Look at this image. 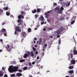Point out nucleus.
I'll return each instance as SVG.
<instances>
[{"label":"nucleus","instance_id":"obj_16","mask_svg":"<svg viewBox=\"0 0 77 77\" xmlns=\"http://www.w3.org/2000/svg\"><path fill=\"white\" fill-rule=\"evenodd\" d=\"M57 13L58 14L62 13V10H59L57 11Z\"/></svg>","mask_w":77,"mask_h":77},{"label":"nucleus","instance_id":"obj_2","mask_svg":"<svg viewBox=\"0 0 77 77\" xmlns=\"http://www.w3.org/2000/svg\"><path fill=\"white\" fill-rule=\"evenodd\" d=\"M65 30V29H64L63 28H60L59 29L57 30L56 31V32H55V35L57 36V38H59L60 37V35H59V34L61 33V32H62L63 31Z\"/></svg>","mask_w":77,"mask_h":77},{"label":"nucleus","instance_id":"obj_22","mask_svg":"<svg viewBox=\"0 0 77 77\" xmlns=\"http://www.w3.org/2000/svg\"><path fill=\"white\" fill-rule=\"evenodd\" d=\"M38 17V15L37 14H35L34 15V19H36V18H37V17Z\"/></svg>","mask_w":77,"mask_h":77},{"label":"nucleus","instance_id":"obj_14","mask_svg":"<svg viewBox=\"0 0 77 77\" xmlns=\"http://www.w3.org/2000/svg\"><path fill=\"white\" fill-rule=\"evenodd\" d=\"M32 50H33V51H35V55H37L38 53H37V51H35L36 50V49H35L34 48H32Z\"/></svg>","mask_w":77,"mask_h":77},{"label":"nucleus","instance_id":"obj_64","mask_svg":"<svg viewBox=\"0 0 77 77\" xmlns=\"http://www.w3.org/2000/svg\"><path fill=\"white\" fill-rule=\"evenodd\" d=\"M65 77H69L68 76H66Z\"/></svg>","mask_w":77,"mask_h":77},{"label":"nucleus","instance_id":"obj_28","mask_svg":"<svg viewBox=\"0 0 77 77\" xmlns=\"http://www.w3.org/2000/svg\"><path fill=\"white\" fill-rule=\"evenodd\" d=\"M70 5V3H67V4L66 5V7H67V6H69Z\"/></svg>","mask_w":77,"mask_h":77},{"label":"nucleus","instance_id":"obj_45","mask_svg":"<svg viewBox=\"0 0 77 77\" xmlns=\"http://www.w3.org/2000/svg\"><path fill=\"white\" fill-rule=\"evenodd\" d=\"M76 48L75 47H73V51L76 50L75 49Z\"/></svg>","mask_w":77,"mask_h":77},{"label":"nucleus","instance_id":"obj_24","mask_svg":"<svg viewBox=\"0 0 77 77\" xmlns=\"http://www.w3.org/2000/svg\"><path fill=\"white\" fill-rule=\"evenodd\" d=\"M27 70V67H23V70Z\"/></svg>","mask_w":77,"mask_h":77},{"label":"nucleus","instance_id":"obj_52","mask_svg":"<svg viewBox=\"0 0 77 77\" xmlns=\"http://www.w3.org/2000/svg\"><path fill=\"white\" fill-rule=\"evenodd\" d=\"M0 41H1V42H2V39H1V40H0Z\"/></svg>","mask_w":77,"mask_h":77},{"label":"nucleus","instance_id":"obj_32","mask_svg":"<svg viewBox=\"0 0 77 77\" xmlns=\"http://www.w3.org/2000/svg\"><path fill=\"white\" fill-rule=\"evenodd\" d=\"M21 22V19H18V20H17V22L20 23Z\"/></svg>","mask_w":77,"mask_h":77},{"label":"nucleus","instance_id":"obj_25","mask_svg":"<svg viewBox=\"0 0 77 77\" xmlns=\"http://www.w3.org/2000/svg\"><path fill=\"white\" fill-rule=\"evenodd\" d=\"M20 13H21V14L22 15H25V14H26V13H25V12H24L23 11H21V12H20Z\"/></svg>","mask_w":77,"mask_h":77},{"label":"nucleus","instance_id":"obj_27","mask_svg":"<svg viewBox=\"0 0 77 77\" xmlns=\"http://www.w3.org/2000/svg\"><path fill=\"white\" fill-rule=\"evenodd\" d=\"M70 21H72V23H71V24H72V25L73 24V23H74V20H71Z\"/></svg>","mask_w":77,"mask_h":77},{"label":"nucleus","instance_id":"obj_41","mask_svg":"<svg viewBox=\"0 0 77 77\" xmlns=\"http://www.w3.org/2000/svg\"><path fill=\"white\" fill-rule=\"evenodd\" d=\"M60 10H63V7H62L60 8Z\"/></svg>","mask_w":77,"mask_h":77},{"label":"nucleus","instance_id":"obj_38","mask_svg":"<svg viewBox=\"0 0 77 77\" xmlns=\"http://www.w3.org/2000/svg\"><path fill=\"white\" fill-rule=\"evenodd\" d=\"M60 42H61V41H60V39H59V40L58 41V43H59V45H60Z\"/></svg>","mask_w":77,"mask_h":77},{"label":"nucleus","instance_id":"obj_15","mask_svg":"<svg viewBox=\"0 0 77 77\" xmlns=\"http://www.w3.org/2000/svg\"><path fill=\"white\" fill-rule=\"evenodd\" d=\"M70 62H71V63H72V64H74L75 63V61L72 60V61H70Z\"/></svg>","mask_w":77,"mask_h":77},{"label":"nucleus","instance_id":"obj_31","mask_svg":"<svg viewBox=\"0 0 77 77\" xmlns=\"http://www.w3.org/2000/svg\"><path fill=\"white\" fill-rule=\"evenodd\" d=\"M25 61V60H20V62H21V63L24 62Z\"/></svg>","mask_w":77,"mask_h":77},{"label":"nucleus","instance_id":"obj_58","mask_svg":"<svg viewBox=\"0 0 77 77\" xmlns=\"http://www.w3.org/2000/svg\"><path fill=\"white\" fill-rule=\"evenodd\" d=\"M37 29V28H34V30H36Z\"/></svg>","mask_w":77,"mask_h":77},{"label":"nucleus","instance_id":"obj_1","mask_svg":"<svg viewBox=\"0 0 77 77\" xmlns=\"http://www.w3.org/2000/svg\"><path fill=\"white\" fill-rule=\"evenodd\" d=\"M8 70L10 73H12L13 72L17 71V70H19V69H18V67L17 66L13 67V66H9Z\"/></svg>","mask_w":77,"mask_h":77},{"label":"nucleus","instance_id":"obj_20","mask_svg":"<svg viewBox=\"0 0 77 77\" xmlns=\"http://www.w3.org/2000/svg\"><path fill=\"white\" fill-rule=\"evenodd\" d=\"M42 38H40V41L38 42V44L40 45V44L42 43Z\"/></svg>","mask_w":77,"mask_h":77},{"label":"nucleus","instance_id":"obj_4","mask_svg":"<svg viewBox=\"0 0 77 77\" xmlns=\"http://www.w3.org/2000/svg\"><path fill=\"white\" fill-rule=\"evenodd\" d=\"M51 12H52V11H48L47 12L45 13V16H46V18H48V17H49V14L51 13Z\"/></svg>","mask_w":77,"mask_h":77},{"label":"nucleus","instance_id":"obj_42","mask_svg":"<svg viewBox=\"0 0 77 77\" xmlns=\"http://www.w3.org/2000/svg\"><path fill=\"white\" fill-rule=\"evenodd\" d=\"M4 77H8V75H6V74H5Z\"/></svg>","mask_w":77,"mask_h":77},{"label":"nucleus","instance_id":"obj_26","mask_svg":"<svg viewBox=\"0 0 77 77\" xmlns=\"http://www.w3.org/2000/svg\"><path fill=\"white\" fill-rule=\"evenodd\" d=\"M8 7H6L4 8V10H8Z\"/></svg>","mask_w":77,"mask_h":77},{"label":"nucleus","instance_id":"obj_3","mask_svg":"<svg viewBox=\"0 0 77 77\" xmlns=\"http://www.w3.org/2000/svg\"><path fill=\"white\" fill-rule=\"evenodd\" d=\"M31 56V57H33V56H34V54H33V52H27V54H24V55H23V57L24 58H26L28 57V56Z\"/></svg>","mask_w":77,"mask_h":77},{"label":"nucleus","instance_id":"obj_56","mask_svg":"<svg viewBox=\"0 0 77 77\" xmlns=\"http://www.w3.org/2000/svg\"><path fill=\"white\" fill-rule=\"evenodd\" d=\"M38 59H39V57L38 56V57H36V59L38 60Z\"/></svg>","mask_w":77,"mask_h":77},{"label":"nucleus","instance_id":"obj_19","mask_svg":"<svg viewBox=\"0 0 77 77\" xmlns=\"http://www.w3.org/2000/svg\"><path fill=\"white\" fill-rule=\"evenodd\" d=\"M55 10H60V8L59 7L55 8Z\"/></svg>","mask_w":77,"mask_h":77},{"label":"nucleus","instance_id":"obj_36","mask_svg":"<svg viewBox=\"0 0 77 77\" xmlns=\"http://www.w3.org/2000/svg\"><path fill=\"white\" fill-rule=\"evenodd\" d=\"M17 71H18L19 72L21 73L22 72V70H21V69L17 70Z\"/></svg>","mask_w":77,"mask_h":77},{"label":"nucleus","instance_id":"obj_37","mask_svg":"<svg viewBox=\"0 0 77 77\" xmlns=\"http://www.w3.org/2000/svg\"><path fill=\"white\" fill-rule=\"evenodd\" d=\"M17 31H15V32H14V34L15 35H18V32H17Z\"/></svg>","mask_w":77,"mask_h":77},{"label":"nucleus","instance_id":"obj_9","mask_svg":"<svg viewBox=\"0 0 77 77\" xmlns=\"http://www.w3.org/2000/svg\"><path fill=\"white\" fill-rule=\"evenodd\" d=\"M23 38H25V37L26 36V32H22V35Z\"/></svg>","mask_w":77,"mask_h":77},{"label":"nucleus","instance_id":"obj_40","mask_svg":"<svg viewBox=\"0 0 77 77\" xmlns=\"http://www.w3.org/2000/svg\"><path fill=\"white\" fill-rule=\"evenodd\" d=\"M38 27H39V24H38L36 25V28H38Z\"/></svg>","mask_w":77,"mask_h":77},{"label":"nucleus","instance_id":"obj_47","mask_svg":"<svg viewBox=\"0 0 77 77\" xmlns=\"http://www.w3.org/2000/svg\"><path fill=\"white\" fill-rule=\"evenodd\" d=\"M44 24H45V23H44V22H42L41 23V25Z\"/></svg>","mask_w":77,"mask_h":77},{"label":"nucleus","instance_id":"obj_60","mask_svg":"<svg viewBox=\"0 0 77 77\" xmlns=\"http://www.w3.org/2000/svg\"><path fill=\"white\" fill-rule=\"evenodd\" d=\"M62 1H63V0H59V2H62Z\"/></svg>","mask_w":77,"mask_h":77},{"label":"nucleus","instance_id":"obj_8","mask_svg":"<svg viewBox=\"0 0 77 77\" xmlns=\"http://www.w3.org/2000/svg\"><path fill=\"white\" fill-rule=\"evenodd\" d=\"M8 48H10V45H7V47H6V49H7V51H8L10 52L11 51L9 49H8Z\"/></svg>","mask_w":77,"mask_h":77},{"label":"nucleus","instance_id":"obj_55","mask_svg":"<svg viewBox=\"0 0 77 77\" xmlns=\"http://www.w3.org/2000/svg\"><path fill=\"white\" fill-rule=\"evenodd\" d=\"M43 31H45V28H44V29H43Z\"/></svg>","mask_w":77,"mask_h":77},{"label":"nucleus","instance_id":"obj_39","mask_svg":"<svg viewBox=\"0 0 77 77\" xmlns=\"http://www.w3.org/2000/svg\"><path fill=\"white\" fill-rule=\"evenodd\" d=\"M47 45H48V44H45V45H44V48H45V47H47Z\"/></svg>","mask_w":77,"mask_h":77},{"label":"nucleus","instance_id":"obj_62","mask_svg":"<svg viewBox=\"0 0 77 77\" xmlns=\"http://www.w3.org/2000/svg\"><path fill=\"white\" fill-rule=\"evenodd\" d=\"M44 23H45V24H47V22H44Z\"/></svg>","mask_w":77,"mask_h":77},{"label":"nucleus","instance_id":"obj_13","mask_svg":"<svg viewBox=\"0 0 77 77\" xmlns=\"http://www.w3.org/2000/svg\"><path fill=\"white\" fill-rule=\"evenodd\" d=\"M41 10H34L32 11V13L34 14V13H36V12H39Z\"/></svg>","mask_w":77,"mask_h":77},{"label":"nucleus","instance_id":"obj_46","mask_svg":"<svg viewBox=\"0 0 77 77\" xmlns=\"http://www.w3.org/2000/svg\"><path fill=\"white\" fill-rule=\"evenodd\" d=\"M4 35H5V36H6V33H5L4 34Z\"/></svg>","mask_w":77,"mask_h":77},{"label":"nucleus","instance_id":"obj_54","mask_svg":"<svg viewBox=\"0 0 77 77\" xmlns=\"http://www.w3.org/2000/svg\"><path fill=\"white\" fill-rule=\"evenodd\" d=\"M34 40L36 41V38H34Z\"/></svg>","mask_w":77,"mask_h":77},{"label":"nucleus","instance_id":"obj_61","mask_svg":"<svg viewBox=\"0 0 77 77\" xmlns=\"http://www.w3.org/2000/svg\"><path fill=\"white\" fill-rule=\"evenodd\" d=\"M33 43H34V44H35V41H33Z\"/></svg>","mask_w":77,"mask_h":77},{"label":"nucleus","instance_id":"obj_29","mask_svg":"<svg viewBox=\"0 0 77 77\" xmlns=\"http://www.w3.org/2000/svg\"><path fill=\"white\" fill-rule=\"evenodd\" d=\"M27 31L28 32H31V29L30 28H28V29L27 30Z\"/></svg>","mask_w":77,"mask_h":77},{"label":"nucleus","instance_id":"obj_51","mask_svg":"<svg viewBox=\"0 0 77 77\" xmlns=\"http://www.w3.org/2000/svg\"><path fill=\"white\" fill-rule=\"evenodd\" d=\"M49 38H53V36H49Z\"/></svg>","mask_w":77,"mask_h":77},{"label":"nucleus","instance_id":"obj_21","mask_svg":"<svg viewBox=\"0 0 77 77\" xmlns=\"http://www.w3.org/2000/svg\"><path fill=\"white\" fill-rule=\"evenodd\" d=\"M64 20V17H61V18H59V20Z\"/></svg>","mask_w":77,"mask_h":77},{"label":"nucleus","instance_id":"obj_12","mask_svg":"<svg viewBox=\"0 0 77 77\" xmlns=\"http://www.w3.org/2000/svg\"><path fill=\"white\" fill-rule=\"evenodd\" d=\"M34 64H35L34 62H33L32 63L29 62V63H28V65H29V66H32V65H34Z\"/></svg>","mask_w":77,"mask_h":77},{"label":"nucleus","instance_id":"obj_63","mask_svg":"<svg viewBox=\"0 0 77 77\" xmlns=\"http://www.w3.org/2000/svg\"><path fill=\"white\" fill-rule=\"evenodd\" d=\"M37 10H41V9H40V8H38L37 9Z\"/></svg>","mask_w":77,"mask_h":77},{"label":"nucleus","instance_id":"obj_23","mask_svg":"<svg viewBox=\"0 0 77 77\" xmlns=\"http://www.w3.org/2000/svg\"><path fill=\"white\" fill-rule=\"evenodd\" d=\"M69 74H72L73 73V70H69Z\"/></svg>","mask_w":77,"mask_h":77},{"label":"nucleus","instance_id":"obj_48","mask_svg":"<svg viewBox=\"0 0 77 77\" xmlns=\"http://www.w3.org/2000/svg\"><path fill=\"white\" fill-rule=\"evenodd\" d=\"M2 70H4V71H5V68L2 67Z\"/></svg>","mask_w":77,"mask_h":77},{"label":"nucleus","instance_id":"obj_43","mask_svg":"<svg viewBox=\"0 0 77 77\" xmlns=\"http://www.w3.org/2000/svg\"><path fill=\"white\" fill-rule=\"evenodd\" d=\"M53 5L54 6H56V5H57V4L56 3H54Z\"/></svg>","mask_w":77,"mask_h":77},{"label":"nucleus","instance_id":"obj_50","mask_svg":"<svg viewBox=\"0 0 77 77\" xmlns=\"http://www.w3.org/2000/svg\"><path fill=\"white\" fill-rule=\"evenodd\" d=\"M73 8V7H71V8H70V10H72V9Z\"/></svg>","mask_w":77,"mask_h":77},{"label":"nucleus","instance_id":"obj_30","mask_svg":"<svg viewBox=\"0 0 77 77\" xmlns=\"http://www.w3.org/2000/svg\"><path fill=\"white\" fill-rule=\"evenodd\" d=\"M11 77H15V74H11Z\"/></svg>","mask_w":77,"mask_h":77},{"label":"nucleus","instance_id":"obj_34","mask_svg":"<svg viewBox=\"0 0 77 77\" xmlns=\"http://www.w3.org/2000/svg\"><path fill=\"white\" fill-rule=\"evenodd\" d=\"M73 68V67L72 66H69V69H72Z\"/></svg>","mask_w":77,"mask_h":77},{"label":"nucleus","instance_id":"obj_7","mask_svg":"<svg viewBox=\"0 0 77 77\" xmlns=\"http://www.w3.org/2000/svg\"><path fill=\"white\" fill-rule=\"evenodd\" d=\"M24 18V16H23V15H19L18 16V19H23Z\"/></svg>","mask_w":77,"mask_h":77},{"label":"nucleus","instance_id":"obj_53","mask_svg":"<svg viewBox=\"0 0 77 77\" xmlns=\"http://www.w3.org/2000/svg\"><path fill=\"white\" fill-rule=\"evenodd\" d=\"M28 76H29V77H32V76L31 75H29Z\"/></svg>","mask_w":77,"mask_h":77},{"label":"nucleus","instance_id":"obj_33","mask_svg":"<svg viewBox=\"0 0 77 77\" xmlns=\"http://www.w3.org/2000/svg\"><path fill=\"white\" fill-rule=\"evenodd\" d=\"M52 29H53L52 28H48V31H49Z\"/></svg>","mask_w":77,"mask_h":77},{"label":"nucleus","instance_id":"obj_35","mask_svg":"<svg viewBox=\"0 0 77 77\" xmlns=\"http://www.w3.org/2000/svg\"><path fill=\"white\" fill-rule=\"evenodd\" d=\"M26 10H29L30 9V8H29V7L27 6L26 7Z\"/></svg>","mask_w":77,"mask_h":77},{"label":"nucleus","instance_id":"obj_57","mask_svg":"<svg viewBox=\"0 0 77 77\" xmlns=\"http://www.w3.org/2000/svg\"><path fill=\"white\" fill-rule=\"evenodd\" d=\"M21 25V23H19V24H18V26Z\"/></svg>","mask_w":77,"mask_h":77},{"label":"nucleus","instance_id":"obj_10","mask_svg":"<svg viewBox=\"0 0 77 77\" xmlns=\"http://www.w3.org/2000/svg\"><path fill=\"white\" fill-rule=\"evenodd\" d=\"M19 29H20V28H19V27H16V31H17V32H21V30H20Z\"/></svg>","mask_w":77,"mask_h":77},{"label":"nucleus","instance_id":"obj_49","mask_svg":"<svg viewBox=\"0 0 77 77\" xmlns=\"http://www.w3.org/2000/svg\"><path fill=\"white\" fill-rule=\"evenodd\" d=\"M66 20H68V19H69V17H66Z\"/></svg>","mask_w":77,"mask_h":77},{"label":"nucleus","instance_id":"obj_44","mask_svg":"<svg viewBox=\"0 0 77 77\" xmlns=\"http://www.w3.org/2000/svg\"><path fill=\"white\" fill-rule=\"evenodd\" d=\"M9 16H10V17H12V18H13L14 17V16H13V15H9Z\"/></svg>","mask_w":77,"mask_h":77},{"label":"nucleus","instance_id":"obj_5","mask_svg":"<svg viewBox=\"0 0 77 77\" xmlns=\"http://www.w3.org/2000/svg\"><path fill=\"white\" fill-rule=\"evenodd\" d=\"M72 57H73V56H72V53H70V54H68V59L72 58Z\"/></svg>","mask_w":77,"mask_h":77},{"label":"nucleus","instance_id":"obj_6","mask_svg":"<svg viewBox=\"0 0 77 77\" xmlns=\"http://www.w3.org/2000/svg\"><path fill=\"white\" fill-rule=\"evenodd\" d=\"M40 20H41V21H45L44 17H42V16H41V17H40Z\"/></svg>","mask_w":77,"mask_h":77},{"label":"nucleus","instance_id":"obj_17","mask_svg":"<svg viewBox=\"0 0 77 77\" xmlns=\"http://www.w3.org/2000/svg\"><path fill=\"white\" fill-rule=\"evenodd\" d=\"M77 54V51L76 50H75L73 51V55H76Z\"/></svg>","mask_w":77,"mask_h":77},{"label":"nucleus","instance_id":"obj_18","mask_svg":"<svg viewBox=\"0 0 77 77\" xmlns=\"http://www.w3.org/2000/svg\"><path fill=\"white\" fill-rule=\"evenodd\" d=\"M6 15L7 16H10V12L7 11V13H6Z\"/></svg>","mask_w":77,"mask_h":77},{"label":"nucleus","instance_id":"obj_59","mask_svg":"<svg viewBox=\"0 0 77 77\" xmlns=\"http://www.w3.org/2000/svg\"><path fill=\"white\" fill-rule=\"evenodd\" d=\"M47 21H48V22H50V20H47Z\"/></svg>","mask_w":77,"mask_h":77},{"label":"nucleus","instance_id":"obj_11","mask_svg":"<svg viewBox=\"0 0 77 77\" xmlns=\"http://www.w3.org/2000/svg\"><path fill=\"white\" fill-rule=\"evenodd\" d=\"M16 75H17V77H20L22 76V74L20 73H17V74H16Z\"/></svg>","mask_w":77,"mask_h":77}]
</instances>
